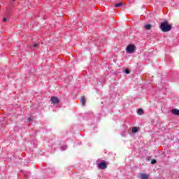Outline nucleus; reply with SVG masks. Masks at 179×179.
Wrapping results in <instances>:
<instances>
[{"instance_id": "nucleus-1", "label": "nucleus", "mask_w": 179, "mask_h": 179, "mask_svg": "<svg viewBox=\"0 0 179 179\" xmlns=\"http://www.w3.org/2000/svg\"><path fill=\"white\" fill-rule=\"evenodd\" d=\"M160 29L164 33H167L171 30V25H169L167 22H162L160 25Z\"/></svg>"}, {"instance_id": "nucleus-13", "label": "nucleus", "mask_w": 179, "mask_h": 179, "mask_svg": "<svg viewBox=\"0 0 179 179\" xmlns=\"http://www.w3.org/2000/svg\"><path fill=\"white\" fill-rule=\"evenodd\" d=\"M38 45H39V43H35V44H34V48H37V47H38Z\"/></svg>"}, {"instance_id": "nucleus-11", "label": "nucleus", "mask_w": 179, "mask_h": 179, "mask_svg": "<svg viewBox=\"0 0 179 179\" xmlns=\"http://www.w3.org/2000/svg\"><path fill=\"white\" fill-rule=\"evenodd\" d=\"M132 132H133L134 134H136V132H138V127H134L132 128Z\"/></svg>"}, {"instance_id": "nucleus-3", "label": "nucleus", "mask_w": 179, "mask_h": 179, "mask_svg": "<svg viewBox=\"0 0 179 179\" xmlns=\"http://www.w3.org/2000/svg\"><path fill=\"white\" fill-rule=\"evenodd\" d=\"M98 167L101 170H104L107 169V164H106V162H101L99 164Z\"/></svg>"}, {"instance_id": "nucleus-2", "label": "nucleus", "mask_w": 179, "mask_h": 179, "mask_svg": "<svg viewBox=\"0 0 179 179\" xmlns=\"http://www.w3.org/2000/svg\"><path fill=\"white\" fill-rule=\"evenodd\" d=\"M136 50V48L134 45H128L126 48V51L128 54H134Z\"/></svg>"}, {"instance_id": "nucleus-5", "label": "nucleus", "mask_w": 179, "mask_h": 179, "mask_svg": "<svg viewBox=\"0 0 179 179\" xmlns=\"http://www.w3.org/2000/svg\"><path fill=\"white\" fill-rule=\"evenodd\" d=\"M138 177L139 179H149V175L146 173H139Z\"/></svg>"}, {"instance_id": "nucleus-8", "label": "nucleus", "mask_w": 179, "mask_h": 179, "mask_svg": "<svg viewBox=\"0 0 179 179\" xmlns=\"http://www.w3.org/2000/svg\"><path fill=\"white\" fill-rule=\"evenodd\" d=\"M144 29H145V30H150V29H152V24H144Z\"/></svg>"}, {"instance_id": "nucleus-17", "label": "nucleus", "mask_w": 179, "mask_h": 179, "mask_svg": "<svg viewBox=\"0 0 179 179\" xmlns=\"http://www.w3.org/2000/svg\"><path fill=\"white\" fill-rule=\"evenodd\" d=\"M6 18H3V22H6Z\"/></svg>"}, {"instance_id": "nucleus-18", "label": "nucleus", "mask_w": 179, "mask_h": 179, "mask_svg": "<svg viewBox=\"0 0 179 179\" xmlns=\"http://www.w3.org/2000/svg\"><path fill=\"white\" fill-rule=\"evenodd\" d=\"M13 1H15V0H13Z\"/></svg>"}, {"instance_id": "nucleus-4", "label": "nucleus", "mask_w": 179, "mask_h": 179, "mask_svg": "<svg viewBox=\"0 0 179 179\" xmlns=\"http://www.w3.org/2000/svg\"><path fill=\"white\" fill-rule=\"evenodd\" d=\"M50 101L53 103V104H58L59 103V99H58L57 96H52Z\"/></svg>"}, {"instance_id": "nucleus-16", "label": "nucleus", "mask_w": 179, "mask_h": 179, "mask_svg": "<svg viewBox=\"0 0 179 179\" xmlns=\"http://www.w3.org/2000/svg\"><path fill=\"white\" fill-rule=\"evenodd\" d=\"M28 121H33V119H31V117H29Z\"/></svg>"}, {"instance_id": "nucleus-12", "label": "nucleus", "mask_w": 179, "mask_h": 179, "mask_svg": "<svg viewBox=\"0 0 179 179\" xmlns=\"http://www.w3.org/2000/svg\"><path fill=\"white\" fill-rule=\"evenodd\" d=\"M66 149H67L66 145H63V146L61 148V150H66Z\"/></svg>"}, {"instance_id": "nucleus-7", "label": "nucleus", "mask_w": 179, "mask_h": 179, "mask_svg": "<svg viewBox=\"0 0 179 179\" xmlns=\"http://www.w3.org/2000/svg\"><path fill=\"white\" fill-rule=\"evenodd\" d=\"M80 103H81L82 106H85V104H86V98H85V96L81 97Z\"/></svg>"}, {"instance_id": "nucleus-9", "label": "nucleus", "mask_w": 179, "mask_h": 179, "mask_svg": "<svg viewBox=\"0 0 179 179\" xmlns=\"http://www.w3.org/2000/svg\"><path fill=\"white\" fill-rule=\"evenodd\" d=\"M124 4L122 3V2H120V3L115 4V8H121V6H122Z\"/></svg>"}, {"instance_id": "nucleus-6", "label": "nucleus", "mask_w": 179, "mask_h": 179, "mask_svg": "<svg viewBox=\"0 0 179 179\" xmlns=\"http://www.w3.org/2000/svg\"><path fill=\"white\" fill-rule=\"evenodd\" d=\"M171 113L174 115H179V110L178 109H172Z\"/></svg>"}, {"instance_id": "nucleus-14", "label": "nucleus", "mask_w": 179, "mask_h": 179, "mask_svg": "<svg viewBox=\"0 0 179 179\" xmlns=\"http://www.w3.org/2000/svg\"><path fill=\"white\" fill-rule=\"evenodd\" d=\"M151 163H152V164H155L156 160L155 159H152Z\"/></svg>"}, {"instance_id": "nucleus-10", "label": "nucleus", "mask_w": 179, "mask_h": 179, "mask_svg": "<svg viewBox=\"0 0 179 179\" xmlns=\"http://www.w3.org/2000/svg\"><path fill=\"white\" fill-rule=\"evenodd\" d=\"M137 114H138V115H142V114H143V110L141 108L138 109L137 111Z\"/></svg>"}, {"instance_id": "nucleus-15", "label": "nucleus", "mask_w": 179, "mask_h": 179, "mask_svg": "<svg viewBox=\"0 0 179 179\" xmlns=\"http://www.w3.org/2000/svg\"><path fill=\"white\" fill-rule=\"evenodd\" d=\"M125 73H127V75L129 73V70H128V69H126L125 70Z\"/></svg>"}]
</instances>
